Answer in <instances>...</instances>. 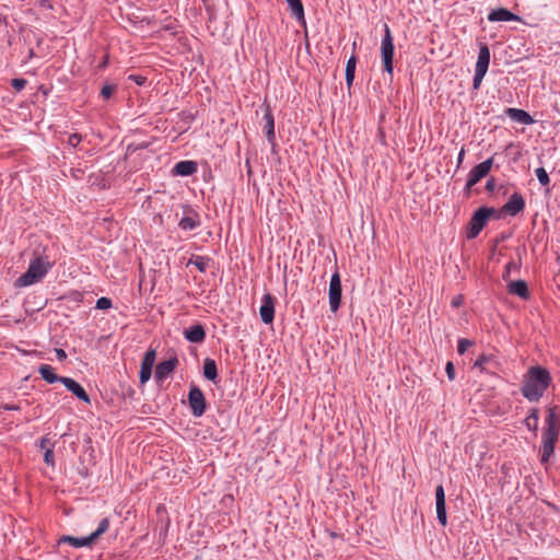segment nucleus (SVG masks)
I'll return each mask as SVG.
<instances>
[{
    "mask_svg": "<svg viewBox=\"0 0 560 560\" xmlns=\"http://www.w3.org/2000/svg\"><path fill=\"white\" fill-rule=\"evenodd\" d=\"M445 372L450 381L455 380V366L452 361H448L445 366Z\"/></svg>",
    "mask_w": 560,
    "mask_h": 560,
    "instance_id": "obj_40",
    "label": "nucleus"
},
{
    "mask_svg": "<svg viewBox=\"0 0 560 560\" xmlns=\"http://www.w3.org/2000/svg\"><path fill=\"white\" fill-rule=\"evenodd\" d=\"M355 66H357V57H355V55H352L347 61L346 73H345L346 74V84L349 90L352 86L353 81H354Z\"/></svg>",
    "mask_w": 560,
    "mask_h": 560,
    "instance_id": "obj_25",
    "label": "nucleus"
},
{
    "mask_svg": "<svg viewBox=\"0 0 560 560\" xmlns=\"http://www.w3.org/2000/svg\"><path fill=\"white\" fill-rule=\"evenodd\" d=\"M494 208L481 207L470 218L467 229V238L472 240L478 236L488 219L494 214Z\"/></svg>",
    "mask_w": 560,
    "mask_h": 560,
    "instance_id": "obj_4",
    "label": "nucleus"
},
{
    "mask_svg": "<svg viewBox=\"0 0 560 560\" xmlns=\"http://www.w3.org/2000/svg\"><path fill=\"white\" fill-rule=\"evenodd\" d=\"M183 334L186 340L194 343H201L206 339V330L201 324L186 328Z\"/></svg>",
    "mask_w": 560,
    "mask_h": 560,
    "instance_id": "obj_16",
    "label": "nucleus"
},
{
    "mask_svg": "<svg viewBox=\"0 0 560 560\" xmlns=\"http://www.w3.org/2000/svg\"><path fill=\"white\" fill-rule=\"evenodd\" d=\"M489 63H490V49L486 44H482L479 49L478 59L476 62L475 70L487 73Z\"/></svg>",
    "mask_w": 560,
    "mask_h": 560,
    "instance_id": "obj_21",
    "label": "nucleus"
},
{
    "mask_svg": "<svg viewBox=\"0 0 560 560\" xmlns=\"http://www.w3.org/2000/svg\"><path fill=\"white\" fill-rule=\"evenodd\" d=\"M81 136L78 135V133H72L69 139H68V143L72 147H77L80 142H81Z\"/></svg>",
    "mask_w": 560,
    "mask_h": 560,
    "instance_id": "obj_43",
    "label": "nucleus"
},
{
    "mask_svg": "<svg viewBox=\"0 0 560 560\" xmlns=\"http://www.w3.org/2000/svg\"><path fill=\"white\" fill-rule=\"evenodd\" d=\"M492 165H493V158H489L486 161L474 166L468 174V179H469L470 185H476L483 177H486L489 174V172L491 171Z\"/></svg>",
    "mask_w": 560,
    "mask_h": 560,
    "instance_id": "obj_10",
    "label": "nucleus"
},
{
    "mask_svg": "<svg viewBox=\"0 0 560 560\" xmlns=\"http://www.w3.org/2000/svg\"><path fill=\"white\" fill-rule=\"evenodd\" d=\"M106 65H107V57L104 59V61L101 63V66H100V67H101V68H104V67H106Z\"/></svg>",
    "mask_w": 560,
    "mask_h": 560,
    "instance_id": "obj_50",
    "label": "nucleus"
},
{
    "mask_svg": "<svg viewBox=\"0 0 560 560\" xmlns=\"http://www.w3.org/2000/svg\"><path fill=\"white\" fill-rule=\"evenodd\" d=\"M538 419H539L538 408H532L528 412V416L524 420V424L529 431L536 433L538 430Z\"/></svg>",
    "mask_w": 560,
    "mask_h": 560,
    "instance_id": "obj_26",
    "label": "nucleus"
},
{
    "mask_svg": "<svg viewBox=\"0 0 560 560\" xmlns=\"http://www.w3.org/2000/svg\"><path fill=\"white\" fill-rule=\"evenodd\" d=\"M525 209V199L520 192L511 195L510 199L502 207V212L515 217Z\"/></svg>",
    "mask_w": 560,
    "mask_h": 560,
    "instance_id": "obj_12",
    "label": "nucleus"
},
{
    "mask_svg": "<svg viewBox=\"0 0 560 560\" xmlns=\"http://www.w3.org/2000/svg\"><path fill=\"white\" fill-rule=\"evenodd\" d=\"M112 307V300L109 298L102 296L96 301L97 310H108Z\"/></svg>",
    "mask_w": 560,
    "mask_h": 560,
    "instance_id": "obj_37",
    "label": "nucleus"
},
{
    "mask_svg": "<svg viewBox=\"0 0 560 560\" xmlns=\"http://www.w3.org/2000/svg\"><path fill=\"white\" fill-rule=\"evenodd\" d=\"M550 372L540 365L530 366L523 375L521 393L530 402H538L551 385Z\"/></svg>",
    "mask_w": 560,
    "mask_h": 560,
    "instance_id": "obj_1",
    "label": "nucleus"
},
{
    "mask_svg": "<svg viewBox=\"0 0 560 560\" xmlns=\"http://www.w3.org/2000/svg\"><path fill=\"white\" fill-rule=\"evenodd\" d=\"M116 90H117V85H115V84H105L101 89V95H102L103 98L108 100Z\"/></svg>",
    "mask_w": 560,
    "mask_h": 560,
    "instance_id": "obj_35",
    "label": "nucleus"
},
{
    "mask_svg": "<svg viewBox=\"0 0 560 560\" xmlns=\"http://www.w3.org/2000/svg\"><path fill=\"white\" fill-rule=\"evenodd\" d=\"M276 299L270 293L262 295L259 308L260 319L264 324H271L275 319Z\"/></svg>",
    "mask_w": 560,
    "mask_h": 560,
    "instance_id": "obj_8",
    "label": "nucleus"
},
{
    "mask_svg": "<svg viewBox=\"0 0 560 560\" xmlns=\"http://www.w3.org/2000/svg\"><path fill=\"white\" fill-rule=\"evenodd\" d=\"M464 156H465V149L462 148V150L459 151L458 156H457V166H459L463 163Z\"/></svg>",
    "mask_w": 560,
    "mask_h": 560,
    "instance_id": "obj_48",
    "label": "nucleus"
},
{
    "mask_svg": "<svg viewBox=\"0 0 560 560\" xmlns=\"http://www.w3.org/2000/svg\"><path fill=\"white\" fill-rule=\"evenodd\" d=\"M5 410H19V406L15 405H5L3 406Z\"/></svg>",
    "mask_w": 560,
    "mask_h": 560,
    "instance_id": "obj_49",
    "label": "nucleus"
},
{
    "mask_svg": "<svg viewBox=\"0 0 560 560\" xmlns=\"http://www.w3.org/2000/svg\"><path fill=\"white\" fill-rule=\"evenodd\" d=\"M436 517L442 526L447 524L445 491L442 485L435 488Z\"/></svg>",
    "mask_w": 560,
    "mask_h": 560,
    "instance_id": "obj_13",
    "label": "nucleus"
},
{
    "mask_svg": "<svg viewBox=\"0 0 560 560\" xmlns=\"http://www.w3.org/2000/svg\"><path fill=\"white\" fill-rule=\"evenodd\" d=\"M485 75H486V72H480V71L475 70V74H474V79H472V88L475 90L479 89Z\"/></svg>",
    "mask_w": 560,
    "mask_h": 560,
    "instance_id": "obj_39",
    "label": "nucleus"
},
{
    "mask_svg": "<svg viewBox=\"0 0 560 560\" xmlns=\"http://www.w3.org/2000/svg\"><path fill=\"white\" fill-rule=\"evenodd\" d=\"M55 353L58 361H63L67 359V353L63 349L57 348L55 349Z\"/></svg>",
    "mask_w": 560,
    "mask_h": 560,
    "instance_id": "obj_46",
    "label": "nucleus"
},
{
    "mask_svg": "<svg viewBox=\"0 0 560 560\" xmlns=\"http://www.w3.org/2000/svg\"><path fill=\"white\" fill-rule=\"evenodd\" d=\"M44 462L49 466L55 465L54 447L49 446L48 448H46V451L44 453Z\"/></svg>",
    "mask_w": 560,
    "mask_h": 560,
    "instance_id": "obj_36",
    "label": "nucleus"
},
{
    "mask_svg": "<svg viewBox=\"0 0 560 560\" xmlns=\"http://www.w3.org/2000/svg\"><path fill=\"white\" fill-rule=\"evenodd\" d=\"M342 296L341 289V278L338 271H336L329 282L328 298H329V307L331 312H337Z\"/></svg>",
    "mask_w": 560,
    "mask_h": 560,
    "instance_id": "obj_7",
    "label": "nucleus"
},
{
    "mask_svg": "<svg viewBox=\"0 0 560 560\" xmlns=\"http://www.w3.org/2000/svg\"><path fill=\"white\" fill-rule=\"evenodd\" d=\"M472 345H474V341L466 339V338H462L458 340L457 352L459 354H464L467 351V349L470 348Z\"/></svg>",
    "mask_w": 560,
    "mask_h": 560,
    "instance_id": "obj_34",
    "label": "nucleus"
},
{
    "mask_svg": "<svg viewBox=\"0 0 560 560\" xmlns=\"http://www.w3.org/2000/svg\"><path fill=\"white\" fill-rule=\"evenodd\" d=\"M60 541L68 542L74 548L91 546L94 542L91 535H89L86 537H82V538H77V537H72V536H63L60 539Z\"/></svg>",
    "mask_w": 560,
    "mask_h": 560,
    "instance_id": "obj_24",
    "label": "nucleus"
},
{
    "mask_svg": "<svg viewBox=\"0 0 560 560\" xmlns=\"http://www.w3.org/2000/svg\"><path fill=\"white\" fill-rule=\"evenodd\" d=\"M505 114L514 121L523 125H532L535 122L534 118L524 109L520 108H506Z\"/></svg>",
    "mask_w": 560,
    "mask_h": 560,
    "instance_id": "obj_18",
    "label": "nucleus"
},
{
    "mask_svg": "<svg viewBox=\"0 0 560 560\" xmlns=\"http://www.w3.org/2000/svg\"><path fill=\"white\" fill-rule=\"evenodd\" d=\"M26 83H27V81L25 79H23V78H15V79L11 80V86L16 92L22 91L25 88Z\"/></svg>",
    "mask_w": 560,
    "mask_h": 560,
    "instance_id": "obj_38",
    "label": "nucleus"
},
{
    "mask_svg": "<svg viewBox=\"0 0 560 560\" xmlns=\"http://www.w3.org/2000/svg\"><path fill=\"white\" fill-rule=\"evenodd\" d=\"M464 303V298L463 295H456L453 298L451 304L454 308H457L459 306H462V304Z\"/></svg>",
    "mask_w": 560,
    "mask_h": 560,
    "instance_id": "obj_44",
    "label": "nucleus"
},
{
    "mask_svg": "<svg viewBox=\"0 0 560 560\" xmlns=\"http://www.w3.org/2000/svg\"><path fill=\"white\" fill-rule=\"evenodd\" d=\"M488 20L490 22H510L520 21L521 18L505 8H498L488 14Z\"/></svg>",
    "mask_w": 560,
    "mask_h": 560,
    "instance_id": "obj_15",
    "label": "nucleus"
},
{
    "mask_svg": "<svg viewBox=\"0 0 560 560\" xmlns=\"http://www.w3.org/2000/svg\"><path fill=\"white\" fill-rule=\"evenodd\" d=\"M487 364H494L497 365L498 362L495 361L494 357L491 354H480L477 360L474 363V368L479 369L481 372H487Z\"/></svg>",
    "mask_w": 560,
    "mask_h": 560,
    "instance_id": "obj_29",
    "label": "nucleus"
},
{
    "mask_svg": "<svg viewBox=\"0 0 560 560\" xmlns=\"http://www.w3.org/2000/svg\"><path fill=\"white\" fill-rule=\"evenodd\" d=\"M199 222L191 217H183L178 223V226L184 231H190L196 229Z\"/></svg>",
    "mask_w": 560,
    "mask_h": 560,
    "instance_id": "obj_30",
    "label": "nucleus"
},
{
    "mask_svg": "<svg viewBox=\"0 0 560 560\" xmlns=\"http://www.w3.org/2000/svg\"><path fill=\"white\" fill-rule=\"evenodd\" d=\"M203 376L213 382V383H217L218 382V368H217V363L213 359L211 358H206L203 360Z\"/></svg>",
    "mask_w": 560,
    "mask_h": 560,
    "instance_id": "obj_23",
    "label": "nucleus"
},
{
    "mask_svg": "<svg viewBox=\"0 0 560 560\" xmlns=\"http://www.w3.org/2000/svg\"><path fill=\"white\" fill-rule=\"evenodd\" d=\"M156 358V352L154 349H149L141 361L140 372H139V380L141 384L147 383L151 375H152V368L154 365Z\"/></svg>",
    "mask_w": 560,
    "mask_h": 560,
    "instance_id": "obj_9",
    "label": "nucleus"
},
{
    "mask_svg": "<svg viewBox=\"0 0 560 560\" xmlns=\"http://www.w3.org/2000/svg\"><path fill=\"white\" fill-rule=\"evenodd\" d=\"M198 164L195 161H179L175 164L173 173L179 176H190L197 172Z\"/></svg>",
    "mask_w": 560,
    "mask_h": 560,
    "instance_id": "obj_19",
    "label": "nucleus"
},
{
    "mask_svg": "<svg viewBox=\"0 0 560 560\" xmlns=\"http://www.w3.org/2000/svg\"><path fill=\"white\" fill-rule=\"evenodd\" d=\"M508 292L510 294H514L520 296L521 299L528 300L529 299V290L526 281L524 280H515L511 281L508 284Z\"/></svg>",
    "mask_w": 560,
    "mask_h": 560,
    "instance_id": "obj_20",
    "label": "nucleus"
},
{
    "mask_svg": "<svg viewBox=\"0 0 560 560\" xmlns=\"http://www.w3.org/2000/svg\"><path fill=\"white\" fill-rule=\"evenodd\" d=\"M475 185H470L469 183V179L467 178V182H466V185H465V189H464V192L467 197H469L470 195V190L471 188L474 187Z\"/></svg>",
    "mask_w": 560,
    "mask_h": 560,
    "instance_id": "obj_47",
    "label": "nucleus"
},
{
    "mask_svg": "<svg viewBox=\"0 0 560 560\" xmlns=\"http://www.w3.org/2000/svg\"><path fill=\"white\" fill-rule=\"evenodd\" d=\"M128 79L133 81L138 85H143L147 81V78L140 74H130Z\"/></svg>",
    "mask_w": 560,
    "mask_h": 560,
    "instance_id": "obj_41",
    "label": "nucleus"
},
{
    "mask_svg": "<svg viewBox=\"0 0 560 560\" xmlns=\"http://www.w3.org/2000/svg\"><path fill=\"white\" fill-rule=\"evenodd\" d=\"M49 446L54 447V443L48 438V435L43 436L39 442V447L46 451V448H48Z\"/></svg>",
    "mask_w": 560,
    "mask_h": 560,
    "instance_id": "obj_42",
    "label": "nucleus"
},
{
    "mask_svg": "<svg viewBox=\"0 0 560 560\" xmlns=\"http://www.w3.org/2000/svg\"><path fill=\"white\" fill-rule=\"evenodd\" d=\"M212 261V259L208 256H191L188 260L187 266L194 265L200 272H206L208 268V264Z\"/></svg>",
    "mask_w": 560,
    "mask_h": 560,
    "instance_id": "obj_28",
    "label": "nucleus"
},
{
    "mask_svg": "<svg viewBox=\"0 0 560 560\" xmlns=\"http://www.w3.org/2000/svg\"><path fill=\"white\" fill-rule=\"evenodd\" d=\"M178 364V359L176 357H172L168 360L162 361L158 363L155 366L154 378L156 383L164 382L167 376L176 369Z\"/></svg>",
    "mask_w": 560,
    "mask_h": 560,
    "instance_id": "obj_11",
    "label": "nucleus"
},
{
    "mask_svg": "<svg viewBox=\"0 0 560 560\" xmlns=\"http://www.w3.org/2000/svg\"><path fill=\"white\" fill-rule=\"evenodd\" d=\"M535 173L541 186H547L549 184V175L544 167L536 168Z\"/></svg>",
    "mask_w": 560,
    "mask_h": 560,
    "instance_id": "obj_33",
    "label": "nucleus"
},
{
    "mask_svg": "<svg viewBox=\"0 0 560 560\" xmlns=\"http://www.w3.org/2000/svg\"><path fill=\"white\" fill-rule=\"evenodd\" d=\"M520 268H521V259L518 261H516V260L509 261L505 266V270L502 276L503 279L506 280L508 277L511 275V272L518 271Z\"/></svg>",
    "mask_w": 560,
    "mask_h": 560,
    "instance_id": "obj_32",
    "label": "nucleus"
},
{
    "mask_svg": "<svg viewBox=\"0 0 560 560\" xmlns=\"http://www.w3.org/2000/svg\"><path fill=\"white\" fill-rule=\"evenodd\" d=\"M188 402L194 417H201L207 409V400L202 390L191 385L188 393Z\"/></svg>",
    "mask_w": 560,
    "mask_h": 560,
    "instance_id": "obj_6",
    "label": "nucleus"
},
{
    "mask_svg": "<svg viewBox=\"0 0 560 560\" xmlns=\"http://www.w3.org/2000/svg\"><path fill=\"white\" fill-rule=\"evenodd\" d=\"M109 527V520L107 517L103 518L97 528L91 533L92 539L95 541L98 539Z\"/></svg>",
    "mask_w": 560,
    "mask_h": 560,
    "instance_id": "obj_31",
    "label": "nucleus"
},
{
    "mask_svg": "<svg viewBox=\"0 0 560 560\" xmlns=\"http://www.w3.org/2000/svg\"><path fill=\"white\" fill-rule=\"evenodd\" d=\"M264 120L266 137L271 142L275 140V118L270 105L266 101L264 103Z\"/></svg>",
    "mask_w": 560,
    "mask_h": 560,
    "instance_id": "obj_17",
    "label": "nucleus"
},
{
    "mask_svg": "<svg viewBox=\"0 0 560 560\" xmlns=\"http://www.w3.org/2000/svg\"><path fill=\"white\" fill-rule=\"evenodd\" d=\"M560 435V418L557 413V407H549L545 418V428L542 430V446H541V464L549 462L553 455L555 445Z\"/></svg>",
    "mask_w": 560,
    "mask_h": 560,
    "instance_id": "obj_2",
    "label": "nucleus"
},
{
    "mask_svg": "<svg viewBox=\"0 0 560 560\" xmlns=\"http://www.w3.org/2000/svg\"><path fill=\"white\" fill-rule=\"evenodd\" d=\"M38 373L40 374L42 378L46 381L48 384H54L57 382L61 383V380L66 377L57 375L55 373V369L49 364L39 365Z\"/></svg>",
    "mask_w": 560,
    "mask_h": 560,
    "instance_id": "obj_22",
    "label": "nucleus"
},
{
    "mask_svg": "<svg viewBox=\"0 0 560 560\" xmlns=\"http://www.w3.org/2000/svg\"><path fill=\"white\" fill-rule=\"evenodd\" d=\"M52 267V262L47 257L38 256L30 262V266L15 282V288H24L39 282Z\"/></svg>",
    "mask_w": 560,
    "mask_h": 560,
    "instance_id": "obj_3",
    "label": "nucleus"
},
{
    "mask_svg": "<svg viewBox=\"0 0 560 560\" xmlns=\"http://www.w3.org/2000/svg\"><path fill=\"white\" fill-rule=\"evenodd\" d=\"M61 383L65 385V387L71 392L78 399L90 404L91 399L85 389L73 378L71 377H65L61 380Z\"/></svg>",
    "mask_w": 560,
    "mask_h": 560,
    "instance_id": "obj_14",
    "label": "nucleus"
},
{
    "mask_svg": "<svg viewBox=\"0 0 560 560\" xmlns=\"http://www.w3.org/2000/svg\"><path fill=\"white\" fill-rule=\"evenodd\" d=\"M289 8L291 9L292 15L298 21H304V8L301 0H285Z\"/></svg>",
    "mask_w": 560,
    "mask_h": 560,
    "instance_id": "obj_27",
    "label": "nucleus"
},
{
    "mask_svg": "<svg viewBox=\"0 0 560 560\" xmlns=\"http://www.w3.org/2000/svg\"><path fill=\"white\" fill-rule=\"evenodd\" d=\"M497 183L493 177H490L486 183V189L492 192L495 189Z\"/></svg>",
    "mask_w": 560,
    "mask_h": 560,
    "instance_id": "obj_45",
    "label": "nucleus"
},
{
    "mask_svg": "<svg viewBox=\"0 0 560 560\" xmlns=\"http://www.w3.org/2000/svg\"><path fill=\"white\" fill-rule=\"evenodd\" d=\"M395 46L394 38L387 24H385V34L381 43V58L384 70L393 75V59H394Z\"/></svg>",
    "mask_w": 560,
    "mask_h": 560,
    "instance_id": "obj_5",
    "label": "nucleus"
}]
</instances>
